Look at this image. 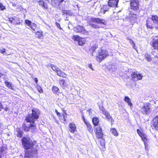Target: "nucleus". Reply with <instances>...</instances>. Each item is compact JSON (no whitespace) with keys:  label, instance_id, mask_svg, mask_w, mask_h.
<instances>
[{"label":"nucleus","instance_id":"a19ab883","mask_svg":"<svg viewBox=\"0 0 158 158\" xmlns=\"http://www.w3.org/2000/svg\"><path fill=\"white\" fill-rule=\"evenodd\" d=\"M128 40H129L130 43L131 44H132V46L133 48H134L135 46V44L134 43L133 41L131 39H128Z\"/></svg>","mask_w":158,"mask_h":158},{"label":"nucleus","instance_id":"9b49d317","mask_svg":"<svg viewBox=\"0 0 158 158\" xmlns=\"http://www.w3.org/2000/svg\"><path fill=\"white\" fill-rule=\"evenodd\" d=\"M118 2L116 0H108V4L110 7H115L117 6Z\"/></svg>","mask_w":158,"mask_h":158},{"label":"nucleus","instance_id":"5701e85b","mask_svg":"<svg viewBox=\"0 0 158 158\" xmlns=\"http://www.w3.org/2000/svg\"><path fill=\"white\" fill-rule=\"evenodd\" d=\"M16 131L17 132V137L21 138L23 136V132L20 130V129L19 128H17L16 130Z\"/></svg>","mask_w":158,"mask_h":158},{"label":"nucleus","instance_id":"c756f323","mask_svg":"<svg viewBox=\"0 0 158 158\" xmlns=\"http://www.w3.org/2000/svg\"><path fill=\"white\" fill-rule=\"evenodd\" d=\"M85 40L84 38H81L78 42V43L79 45L81 46L85 43Z\"/></svg>","mask_w":158,"mask_h":158},{"label":"nucleus","instance_id":"e433bc0d","mask_svg":"<svg viewBox=\"0 0 158 158\" xmlns=\"http://www.w3.org/2000/svg\"><path fill=\"white\" fill-rule=\"evenodd\" d=\"M59 90V89L57 87L54 86L52 88V91L54 93H56Z\"/></svg>","mask_w":158,"mask_h":158},{"label":"nucleus","instance_id":"58836bf2","mask_svg":"<svg viewBox=\"0 0 158 158\" xmlns=\"http://www.w3.org/2000/svg\"><path fill=\"white\" fill-rule=\"evenodd\" d=\"M62 12L63 14L62 15H64V14H66V15H69V11L66 10H63Z\"/></svg>","mask_w":158,"mask_h":158},{"label":"nucleus","instance_id":"f8f14e48","mask_svg":"<svg viewBox=\"0 0 158 158\" xmlns=\"http://www.w3.org/2000/svg\"><path fill=\"white\" fill-rule=\"evenodd\" d=\"M137 132L138 134L141 137L142 140L143 141V142H147V135L146 134L142 133L140 130L139 129L137 130Z\"/></svg>","mask_w":158,"mask_h":158},{"label":"nucleus","instance_id":"864d4df0","mask_svg":"<svg viewBox=\"0 0 158 158\" xmlns=\"http://www.w3.org/2000/svg\"><path fill=\"white\" fill-rule=\"evenodd\" d=\"M63 118L64 119V122H65L66 121V119L65 118V116L64 115H63Z\"/></svg>","mask_w":158,"mask_h":158},{"label":"nucleus","instance_id":"0eeeda50","mask_svg":"<svg viewBox=\"0 0 158 158\" xmlns=\"http://www.w3.org/2000/svg\"><path fill=\"white\" fill-rule=\"evenodd\" d=\"M50 66L52 69L58 75L64 77H66V74L61 71L57 66L52 64H51Z\"/></svg>","mask_w":158,"mask_h":158},{"label":"nucleus","instance_id":"49530a36","mask_svg":"<svg viewBox=\"0 0 158 158\" xmlns=\"http://www.w3.org/2000/svg\"><path fill=\"white\" fill-rule=\"evenodd\" d=\"M144 144L145 149L147 150H148V148H147L148 144H147V142H144Z\"/></svg>","mask_w":158,"mask_h":158},{"label":"nucleus","instance_id":"c85d7f7f","mask_svg":"<svg viewBox=\"0 0 158 158\" xmlns=\"http://www.w3.org/2000/svg\"><path fill=\"white\" fill-rule=\"evenodd\" d=\"M59 83L60 85L63 87H66L67 86L65 81L63 79L60 80Z\"/></svg>","mask_w":158,"mask_h":158},{"label":"nucleus","instance_id":"a878e982","mask_svg":"<svg viewBox=\"0 0 158 158\" xmlns=\"http://www.w3.org/2000/svg\"><path fill=\"white\" fill-rule=\"evenodd\" d=\"M5 84L6 86L9 88L13 89V86L12 85V83L8 81H5Z\"/></svg>","mask_w":158,"mask_h":158},{"label":"nucleus","instance_id":"473e14b6","mask_svg":"<svg viewBox=\"0 0 158 158\" xmlns=\"http://www.w3.org/2000/svg\"><path fill=\"white\" fill-rule=\"evenodd\" d=\"M81 38L77 35H74L73 37V40L75 41L78 42Z\"/></svg>","mask_w":158,"mask_h":158},{"label":"nucleus","instance_id":"2eb2a0df","mask_svg":"<svg viewBox=\"0 0 158 158\" xmlns=\"http://www.w3.org/2000/svg\"><path fill=\"white\" fill-rule=\"evenodd\" d=\"M152 19L154 23L156 24V25L155 26V27L156 29H158V17L156 15H153L152 17Z\"/></svg>","mask_w":158,"mask_h":158},{"label":"nucleus","instance_id":"ea45409f","mask_svg":"<svg viewBox=\"0 0 158 158\" xmlns=\"http://www.w3.org/2000/svg\"><path fill=\"white\" fill-rule=\"evenodd\" d=\"M97 47H98V46L96 45H94L93 46V47H92L91 49L93 51L92 53V55L93 56H94L93 53H94V51H95V49L97 48Z\"/></svg>","mask_w":158,"mask_h":158},{"label":"nucleus","instance_id":"aec40b11","mask_svg":"<svg viewBox=\"0 0 158 158\" xmlns=\"http://www.w3.org/2000/svg\"><path fill=\"white\" fill-rule=\"evenodd\" d=\"M124 101L127 103L130 106H132V104L131 102L130 99L128 96H125L124 99Z\"/></svg>","mask_w":158,"mask_h":158},{"label":"nucleus","instance_id":"4d7b16f0","mask_svg":"<svg viewBox=\"0 0 158 158\" xmlns=\"http://www.w3.org/2000/svg\"><path fill=\"white\" fill-rule=\"evenodd\" d=\"M56 112L57 114V115H59L60 114V113L57 112V110H56Z\"/></svg>","mask_w":158,"mask_h":158},{"label":"nucleus","instance_id":"603ef678","mask_svg":"<svg viewBox=\"0 0 158 158\" xmlns=\"http://www.w3.org/2000/svg\"><path fill=\"white\" fill-rule=\"evenodd\" d=\"M2 108V104L0 103V111L1 110V109Z\"/></svg>","mask_w":158,"mask_h":158},{"label":"nucleus","instance_id":"393cba45","mask_svg":"<svg viewBox=\"0 0 158 158\" xmlns=\"http://www.w3.org/2000/svg\"><path fill=\"white\" fill-rule=\"evenodd\" d=\"M110 132L115 136H117L118 135L116 129L114 128L111 129L110 130Z\"/></svg>","mask_w":158,"mask_h":158},{"label":"nucleus","instance_id":"c03bdc74","mask_svg":"<svg viewBox=\"0 0 158 158\" xmlns=\"http://www.w3.org/2000/svg\"><path fill=\"white\" fill-rule=\"evenodd\" d=\"M5 49L4 48H0V52L2 54H3L5 52Z\"/></svg>","mask_w":158,"mask_h":158},{"label":"nucleus","instance_id":"f03ea898","mask_svg":"<svg viewBox=\"0 0 158 158\" xmlns=\"http://www.w3.org/2000/svg\"><path fill=\"white\" fill-rule=\"evenodd\" d=\"M31 114L28 115L25 118V120L27 123H30V130L33 133L36 132L37 129L35 121L39 118V111L38 110L35 109L32 110Z\"/></svg>","mask_w":158,"mask_h":158},{"label":"nucleus","instance_id":"ddd939ff","mask_svg":"<svg viewBox=\"0 0 158 158\" xmlns=\"http://www.w3.org/2000/svg\"><path fill=\"white\" fill-rule=\"evenodd\" d=\"M152 126L158 130V115L156 116L152 120Z\"/></svg>","mask_w":158,"mask_h":158},{"label":"nucleus","instance_id":"bb28decb","mask_svg":"<svg viewBox=\"0 0 158 158\" xmlns=\"http://www.w3.org/2000/svg\"><path fill=\"white\" fill-rule=\"evenodd\" d=\"M109 9V7L108 6L106 5L104 6L102 8H101V12L104 14L106 11H107Z\"/></svg>","mask_w":158,"mask_h":158},{"label":"nucleus","instance_id":"7c9ffc66","mask_svg":"<svg viewBox=\"0 0 158 158\" xmlns=\"http://www.w3.org/2000/svg\"><path fill=\"white\" fill-rule=\"evenodd\" d=\"M96 137L98 138H101L102 137L103 134L102 131L101 132H98L96 133Z\"/></svg>","mask_w":158,"mask_h":158},{"label":"nucleus","instance_id":"4c0bfd02","mask_svg":"<svg viewBox=\"0 0 158 158\" xmlns=\"http://www.w3.org/2000/svg\"><path fill=\"white\" fill-rule=\"evenodd\" d=\"M145 58L148 61H151L152 60L151 58L149 55L147 54L146 55Z\"/></svg>","mask_w":158,"mask_h":158},{"label":"nucleus","instance_id":"1a4fd4ad","mask_svg":"<svg viewBox=\"0 0 158 158\" xmlns=\"http://www.w3.org/2000/svg\"><path fill=\"white\" fill-rule=\"evenodd\" d=\"M130 2L131 9L135 11L138 9L139 4L138 0H131Z\"/></svg>","mask_w":158,"mask_h":158},{"label":"nucleus","instance_id":"a211bd4d","mask_svg":"<svg viewBox=\"0 0 158 158\" xmlns=\"http://www.w3.org/2000/svg\"><path fill=\"white\" fill-rule=\"evenodd\" d=\"M69 130L72 133H74L76 131V127L74 124L70 123L69 125Z\"/></svg>","mask_w":158,"mask_h":158},{"label":"nucleus","instance_id":"4be33fe9","mask_svg":"<svg viewBox=\"0 0 158 158\" xmlns=\"http://www.w3.org/2000/svg\"><path fill=\"white\" fill-rule=\"evenodd\" d=\"M52 4L55 7L60 5V1L58 0H52Z\"/></svg>","mask_w":158,"mask_h":158},{"label":"nucleus","instance_id":"13d9d810","mask_svg":"<svg viewBox=\"0 0 158 158\" xmlns=\"http://www.w3.org/2000/svg\"><path fill=\"white\" fill-rule=\"evenodd\" d=\"M102 145L104 147L105 146V144L104 143H102Z\"/></svg>","mask_w":158,"mask_h":158},{"label":"nucleus","instance_id":"6e6552de","mask_svg":"<svg viewBox=\"0 0 158 158\" xmlns=\"http://www.w3.org/2000/svg\"><path fill=\"white\" fill-rule=\"evenodd\" d=\"M150 44L155 49H158V37L157 36H152Z\"/></svg>","mask_w":158,"mask_h":158},{"label":"nucleus","instance_id":"9d476101","mask_svg":"<svg viewBox=\"0 0 158 158\" xmlns=\"http://www.w3.org/2000/svg\"><path fill=\"white\" fill-rule=\"evenodd\" d=\"M127 16L130 21L132 23L135 22L138 18V16L137 14H134L132 12H130Z\"/></svg>","mask_w":158,"mask_h":158},{"label":"nucleus","instance_id":"3c124183","mask_svg":"<svg viewBox=\"0 0 158 158\" xmlns=\"http://www.w3.org/2000/svg\"><path fill=\"white\" fill-rule=\"evenodd\" d=\"M34 80L35 81L36 83H37L38 81L37 78H35V79H34Z\"/></svg>","mask_w":158,"mask_h":158},{"label":"nucleus","instance_id":"37998d69","mask_svg":"<svg viewBox=\"0 0 158 158\" xmlns=\"http://www.w3.org/2000/svg\"><path fill=\"white\" fill-rule=\"evenodd\" d=\"M93 111V110L91 109H89L87 110V111L89 112V114L90 115H92Z\"/></svg>","mask_w":158,"mask_h":158},{"label":"nucleus","instance_id":"5fc2aeb1","mask_svg":"<svg viewBox=\"0 0 158 158\" xmlns=\"http://www.w3.org/2000/svg\"><path fill=\"white\" fill-rule=\"evenodd\" d=\"M64 1V0H60V4H61Z\"/></svg>","mask_w":158,"mask_h":158},{"label":"nucleus","instance_id":"72a5a7b5","mask_svg":"<svg viewBox=\"0 0 158 158\" xmlns=\"http://www.w3.org/2000/svg\"><path fill=\"white\" fill-rule=\"evenodd\" d=\"M146 25L148 28H153L152 24L149 23V21H147L146 23Z\"/></svg>","mask_w":158,"mask_h":158},{"label":"nucleus","instance_id":"de8ad7c7","mask_svg":"<svg viewBox=\"0 0 158 158\" xmlns=\"http://www.w3.org/2000/svg\"><path fill=\"white\" fill-rule=\"evenodd\" d=\"M56 25L58 28H59L60 29H62L60 27V24L59 23H56Z\"/></svg>","mask_w":158,"mask_h":158},{"label":"nucleus","instance_id":"39448f33","mask_svg":"<svg viewBox=\"0 0 158 158\" xmlns=\"http://www.w3.org/2000/svg\"><path fill=\"white\" fill-rule=\"evenodd\" d=\"M150 105L148 103L144 104L141 107L139 111L143 114L146 115L149 114L151 111Z\"/></svg>","mask_w":158,"mask_h":158},{"label":"nucleus","instance_id":"09e8293b","mask_svg":"<svg viewBox=\"0 0 158 158\" xmlns=\"http://www.w3.org/2000/svg\"><path fill=\"white\" fill-rule=\"evenodd\" d=\"M83 119L84 122V123L85 124H86V123H89L88 122H87L86 121L85 118H84V117H83Z\"/></svg>","mask_w":158,"mask_h":158},{"label":"nucleus","instance_id":"f3484780","mask_svg":"<svg viewBox=\"0 0 158 158\" xmlns=\"http://www.w3.org/2000/svg\"><path fill=\"white\" fill-rule=\"evenodd\" d=\"M75 31L76 32L81 33L82 34H84L85 31V30L83 27L80 26H77L76 28Z\"/></svg>","mask_w":158,"mask_h":158},{"label":"nucleus","instance_id":"cd10ccee","mask_svg":"<svg viewBox=\"0 0 158 158\" xmlns=\"http://www.w3.org/2000/svg\"><path fill=\"white\" fill-rule=\"evenodd\" d=\"M22 127L23 130L26 131L30 130V125L28 126H26L25 124L24 123L23 124Z\"/></svg>","mask_w":158,"mask_h":158},{"label":"nucleus","instance_id":"dca6fc26","mask_svg":"<svg viewBox=\"0 0 158 158\" xmlns=\"http://www.w3.org/2000/svg\"><path fill=\"white\" fill-rule=\"evenodd\" d=\"M102 114L106 117L108 120L110 121L111 122H114V120L111 116L110 115L109 113L106 110L103 111Z\"/></svg>","mask_w":158,"mask_h":158},{"label":"nucleus","instance_id":"412c9836","mask_svg":"<svg viewBox=\"0 0 158 158\" xmlns=\"http://www.w3.org/2000/svg\"><path fill=\"white\" fill-rule=\"evenodd\" d=\"M35 33L36 37L39 38H41L43 35L42 32L41 30L38 31Z\"/></svg>","mask_w":158,"mask_h":158},{"label":"nucleus","instance_id":"20e7f679","mask_svg":"<svg viewBox=\"0 0 158 158\" xmlns=\"http://www.w3.org/2000/svg\"><path fill=\"white\" fill-rule=\"evenodd\" d=\"M109 55L108 51L106 49H100L98 51V55L96 56V60L98 61L101 62Z\"/></svg>","mask_w":158,"mask_h":158},{"label":"nucleus","instance_id":"bf43d9fd","mask_svg":"<svg viewBox=\"0 0 158 158\" xmlns=\"http://www.w3.org/2000/svg\"><path fill=\"white\" fill-rule=\"evenodd\" d=\"M0 158H1V156L0 155Z\"/></svg>","mask_w":158,"mask_h":158},{"label":"nucleus","instance_id":"8fccbe9b","mask_svg":"<svg viewBox=\"0 0 158 158\" xmlns=\"http://www.w3.org/2000/svg\"><path fill=\"white\" fill-rule=\"evenodd\" d=\"M88 67L92 70H93V69L92 67V65L91 64H89L88 66Z\"/></svg>","mask_w":158,"mask_h":158},{"label":"nucleus","instance_id":"f704fd0d","mask_svg":"<svg viewBox=\"0 0 158 158\" xmlns=\"http://www.w3.org/2000/svg\"><path fill=\"white\" fill-rule=\"evenodd\" d=\"M86 125L87 126V129L89 131H92V127L89 123H86Z\"/></svg>","mask_w":158,"mask_h":158},{"label":"nucleus","instance_id":"7ed1b4c3","mask_svg":"<svg viewBox=\"0 0 158 158\" xmlns=\"http://www.w3.org/2000/svg\"><path fill=\"white\" fill-rule=\"evenodd\" d=\"M93 23H95L99 24L106 25V23L105 20L103 19H100L98 18H91L89 22V25L92 27L94 28H98V25L94 24Z\"/></svg>","mask_w":158,"mask_h":158},{"label":"nucleus","instance_id":"b1692460","mask_svg":"<svg viewBox=\"0 0 158 158\" xmlns=\"http://www.w3.org/2000/svg\"><path fill=\"white\" fill-rule=\"evenodd\" d=\"M99 121V120L98 118L94 117L92 119L93 123L95 126H97L98 124Z\"/></svg>","mask_w":158,"mask_h":158},{"label":"nucleus","instance_id":"6e6d98bb","mask_svg":"<svg viewBox=\"0 0 158 158\" xmlns=\"http://www.w3.org/2000/svg\"><path fill=\"white\" fill-rule=\"evenodd\" d=\"M155 53V52L154 51H153L152 52V54H153V55H154V54Z\"/></svg>","mask_w":158,"mask_h":158},{"label":"nucleus","instance_id":"f257e3e1","mask_svg":"<svg viewBox=\"0 0 158 158\" xmlns=\"http://www.w3.org/2000/svg\"><path fill=\"white\" fill-rule=\"evenodd\" d=\"M23 145L25 149L24 158H37L38 147L35 142L29 138L23 137L21 139Z\"/></svg>","mask_w":158,"mask_h":158},{"label":"nucleus","instance_id":"423d86ee","mask_svg":"<svg viewBox=\"0 0 158 158\" xmlns=\"http://www.w3.org/2000/svg\"><path fill=\"white\" fill-rule=\"evenodd\" d=\"M25 23L32 30L33 32H35L39 29V26L29 20H25Z\"/></svg>","mask_w":158,"mask_h":158},{"label":"nucleus","instance_id":"79ce46f5","mask_svg":"<svg viewBox=\"0 0 158 158\" xmlns=\"http://www.w3.org/2000/svg\"><path fill=\"white\" fill-rule=\"evenodd\" d=\"M5 9V7L2 4L0 3V9L2 10H3Z\"/></svg>","mask_w":158,"mask_h":158},{"label":"nucleus","instance_id":"c9c22d12","mask_svg":"<svg viewBox=\"0 0 158 158\" xmlns=\"http://www.w3.org/2000/svg\"><path fill=\"white\" fill-rule=\"evenodd\" d=\"M36 88L38 91L40 93H42L43 92V90L41 87L39 85H37Z\"/></svg>","mask_w":158,"mask_h":158},{"label":"nucleus","instance_id":"2f4dec72","mask_svg":"<svg viewBox=\"0 0 158 158\" xmlns=\"http://www.w3.org/2000/svg\"><path fill=\"white\" fill-rule=\"evenodd\" d=\"M94 130L96 133L98 132H100L102 131V129L101 127L99 126H98L95 127Z\"/></svg>","mask_w":158,"mask_h":158},{"label":"nucleus","instance_id":"4468645a","mask_svg":"<svg viewBox=\"0 0 158 158\" xmlns=\"http://www.w3.org/2000/svg\"><path fill=\"white\" fill-rule=\"evenodd\" d=\"M131 77L134 79V80L137 81L142 79L143 76L140 74H137L136 73H133L131 74Z\"/></svg>","mask_w":158,"mask_h":158},{"label":"nucleus","instance_id":"a18cd8bd","mask_svg":"<svg viewBox=\"0 0 158 158\" xmlns=\"http://www.w3.org/2000/svg\"><path fill=\"white\" fill-rule=\"evenodd\" d=\"M99 107L100 110L102 111V113L103 112V111L106 110L104 109V107L102 106H99Z\"/></svg>","mask_w":158,"mask_h":158},{"label":"nucleus","instance_id":"6ab92c4d","mask_svg":"<svg viewBox=\"0 0 158 158\" xmlns=\"http://www.w3.org/2000/svg\"><path fill=\"white\" fill-rule=\"evenodd\" d=\"M39 5L45 9H47L48 6L47 4H45L43 1L40 0L38 2Z\"/></svg>","mask_w":158,"mask_h":158},{"label":"nucleus","instance_id":"052dcab7","mask_svg":"<svg viewBox=\"0 0 158 158\" xmlns=\"http://www.w3.org/2000/svg\"><path fill=\"white\" fill-rule=\"evenodd\" d=\"M117 1H119V0H117Z\"/></svg>","mask_w":158,"mask_h":158}]
</instances>
